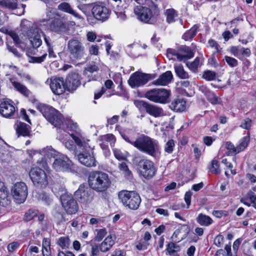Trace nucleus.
<instances>
[{"label":"nucleus","instance_id":"obj_43","mask_svg":"<svg viewBox=\"0 0 256 256\" xmlns=\"http://www.w3.org/2000/svg\"><path fill=\"white\" fill-rule=\"evenodd\" d=\"M38 211L34 209H30L25 214L24 219L26 221L32 220L35 216L38 215Z\"/></svg>","mask_w":256,"mask_h":256},{"label":"nucleus","instance_id":"obj_48","mask_svg":"<svg viewBox=\"0 0 256 256\" xmlns=\"http://www.w3.org/2000/svg\"><path fill=\"white\" fill-rule=\"evenodd\" d=\"M210 170L212 172L216 174H218L220 173V164L217 160H212V166Z\"/></svg>","mask_w":256,"mask_h":256},{"label":"nucleus","instance_id":"obj_11","mask_svg":"<svg viewBox=\"0 0 256 256\" xmlns=\"http://www.w3.org/2000/svg\"><path fill=\"white\" fill-rule=\"evenodd\" d=\"M68 51L71 58L79 60L84 56V47L80 40L74 38L68 42Z\"/></svg>","mask_w":256,"mask_h":256},{"label":"nucleus","instance_id":"obj_60","mask_svg":"<svg viewBox=\"0 0 256 256\" xmlns=\"http://www.w3.org/2000/svg\"><path fill=\"white\" fill-rule=\"evenodd\" d=\"M179 54L178 52H176V50L172 48H168L167 50V57L170 60L173 59V56H176V58H178V55Z\"/></svg>","mask_w":256,"mask_h":256},{"label":"nucleus","instance_id":"obj_17","mask_svg":"<svg viewBox=\"0 0 256 256\" xmlns=\"http://www.w3.org/2000/svg\"><path fill=\"white\" fill-rule=\"evenodd\" d=\"M134 12L138 18L146 23H152V14L151 10L146 7L141 6H137L134 9Z\"/></svg>","mask_w":256,"mask_h":256},{"label":"nucleus","instance_id":"obj_5","mask_svg":"<svg viewBox=\"0 0 256 256\" xmlns=\"http://www.w3.org/2000/svg\"><path fill=\"white\" fill-rule=\"evenodd\" d=\"M38 109L46 118L55 127L60 128L64 122L62 114L54 108L44 104H40Z\"/></svg>","mask_w":256,"mask_h":256},{"label":"nucleus","instance_id":"obj_44","mask_svg":"<svg viewBox=\"0 0 256 256\" xmlns=\"http://www.w3.org/2000/svg\"><path fill=\"white\" fill-rule=\"evenodd\" d=\"M166 250L169 253V254L172 255L174 252L180 251V247L174 242H170L167 245Z\"/></svg>","mask_w":256,"mask_h":256},{"label":"nucleus","instance_id":"obj_41","mask_svg":"<svg viewBox=\"0 0 256 256\" xmlns=\"http://www.w3.org/2000/svg\"><path fill=\"white\" fill-rule=\"evenodd\" d=\"M216 74L214 72L208 70L204 72L202 78L208 81H212L216 79Z\"/></svg>","mask_w":256,"mask_h":256},{"label":"nucleus","instance_id":"obj_59","mask_svg":"<svg viewBox=\"0 0 256 256\" xmlns=\"http://www.w3.org/2000/svg\"><path fill=\"white\" fill-rule=\"evenodd\" d=\"M224 242V238L222 235H218L214 240V244L218 247H220Z\"/></svg>","mask_w":256,"mask_h":256},{"label":"nucleus","instance_id":"obj_57","mask_svg":"<svg viewBox=\"0 0 256 256\" xmlns=\"http://www.w3.org/2000/svg\"><path fill=\"white\" fill-rule=\"evenodd\" d=\"M134 104L139 110L144 108L146 110V108L148 104V102H146L143 100H135L134 101Z\"/></svg>","mask_w":256,"mask_h":256},{"label":"nucleus","instance_id":"obj_58","mask_svg":"<svg viewBox=\"0 0 256 256\" xmlns=\"http://www.w3.org/2000/svg\"><path fill=\"white\" fill-rule=\"evenodd\" d=\"M225 146L227 150H229L232 154H238V152H236L237 150V146L235 147L230 142H226Z\"/></svg>","mask_w":256,"mask_h":256},{"label":"nucleus","instance_id":"obj_62","mask_svg":"<svg viewBox=\"0 0 256 256\" xmlns=\"http://www.w3.org/2000/svg\"><path fill=\"white\" fill-rule=\"evenodd\" d=\"M248 196L250 199L252 204H253V206L256 210V195L252 192L248 194Z\"/></svg>","mask_w":256,"mask_h":256},{"label":"nucleus","instance_id":"obj_4","mask_svg":"<svg viewBox=\"0 0 256 256\" xmlns=\"http://www.w3.org/2000/svg\"><path fill=\"white\" fill-rule=\"evenodd\" d=\"M20 27L22 34L28 37L34 48H38L41 46L42 40L40 34L42 32L36 24L28 20H24L21 22Z\"/></svg>","mask_w":256,"mask_h":256},{"label":"nucleus","instance_id":"obj_36","mask_svg":"<svg viewBox=\"0 0 256 256\" xmlns=\"http://www.w3.org/2000/svg\"><path fill=\"white\" fill-rule=\"evenodd\" d=\"M186 66L192 72H198V68L201 66L200 58L197 57L192 62H187Z\"/></svg>","mask_w":256,"mask_h":256},{"label":"nucleus","instance_id":"obj_25","mask_svg":"<svg viewBox=\"0 0 256 256\" xmlns=\"http://www.w3.org/2000/svg\"><path fill=\"white\" fill-rule=\"evenodd\" d=\"M58 9L60 10L72 15L78 19H83L82 16H80L76 10H74L68 2H63L60 4L58 6Z\"/></svg>","mask_w":256,"mask_h":256},{"label":"nucleus","instance_id":"obj_10","mask_svg":"<svg viewBox=\"0 0 256 256\" xmlns=\"http://www.w3.org/2000/svg\"><path fill=\"white\" fill-rule=\"evenodd\" d=\"M94 196V192L84 184H80L74 192L76 198L82 204H90L93 200Z\"/></svg>","mask_w":256,"mask_h":256},{"label":"nucleus","instance_id":"obj_39","mask_svg":"<svg viewBox=\"0 0 256 256\" xmlns=\"http://www.w3.org/2000/svg\"><path fill=\"white\" fill-rule=\"evenodd\" d=\"M250 138L248 136H246L244 137L241 140L239 144L237 146V150L236 152L239 153L244 150L248 146Z\"/></svg>","mask_w":256,"mask_h":256},{"label":"nucleus","instance_id":"obj_27","mask_svg":"<svg viewBox=\"0 0 256 256\" xmlns=\"http://www.w3.org/2000/svg\"><path fill=\"white\" fill-rule=\"evenodd\" d=\"M170 107L176 112H182L186 108V102L183 98H176L172 101Z\"/></svg>","mask_w":256,"mask_h":256},{"label":"nucleus","instance_id":"obj_63","mask_svg":"<svg viewBox=\"0 0 256 256\" xmlns=\"http://www.w3.org/2000/svg\"><path fill=\"white\" fill-rule=\"evenodd\" d=\"M192 192L190 191L186 192L184 195V200L187 204V208H188L191 202V196Z\"/></svg>","mask_w":256,"mask_h":256},{"label":"nucleus","instance_id":"obj_21","mask_svg":"<svg viewBox=\"0 0 256 256\" xmlns=\"http://www.w3.org/2000/svg\"><path fill=\"white\" fill-rule=\"evenodd\" d=\"M8 190L4 183L0 182V205L6 207L10 204Z\"/></svg>","mask_w":256,"mask_h":256},{"label":"nucleus","instance_id":"obj_18","mask_svg":"<svg viewBox=\"0 0 256 256\" xmlns=\"http://www.w3.org/2000/svg\"><path fill=\"white\" fill-rule=\"evenodd\" d=\"M80 84V76L76 72L69 74L65 81L66 90L70 92H73L76 90Z\"/></svg>","mask_w":256,"mask_h":256},{"label":"nucleus","instance_id":"obj_34","mask_svg":"<svg viewBox=\"0 0 256 256\" xmlns=\"http://www.w3.org/2000/svg\"><path fill=\"white\" fill-rule=\"evenodd\" d=\"M14 88L20 94L26 96H28L30 94V90L23 84L17 82H12Z\"/></svg>","mask_w":256,"mask_h":256},{"label":"nucleus","instance_id":"obj_50","mask_svg":"<svg viewBox=\"0 0 256 256\" xmlns=\"http://www.w3.org/2000/svg\"><path fill=\"white\" fill-rule=\"evenodd\" d=\"M206 96L208 100L212 104H216L218 103V98L214 92L210 91Z\"/></svg>","mask_w":256,"mask_h":256},{"label":"nucleus","instance_id":"obj_61","mask_svg":"<svg viewBox=\"0 0 256 256\" xmlns=\"http://www.w3.org/2000/svg\"><path fill=\"white\" fill-rule=\"evenodd\" d=\"M42 250L50 249V240L48 238H44L42 240Z\"/></svg>","mask_w":256,"mask_h":256},{"label":"nucleus","instance_id":"obj_20","mask_svg":"<svg viewBox=\"0 0 256 256\" xmlns=\"http://www.w3.org/2000/svg\"><path fill=\"white\" fill-rule=\"evenodd\" d=\"M50 30L58 34H62L67 30L65 23L59 18H55L48 23Z\"/></svg>","mask_w":256,"mask_h":256},{"label":"nucleus","instance_id":"obj_52","mask_svg":"<svg viewBox=\"0 0 256 256\" xmlns=\"http://www.w3.org/2000/svg\"><path fill=\"white\" fill-rule=\"evenodd\" d=\"M242 48L240 46H232L230 48V52L234 56L238 57L242 55Z\"/></svg>","mask_w":256,"mask_h":256},{"label":"nucleus","instance_id":"obj_12","mask_svg":"<svg viewBox=\"0 0 256 256\" xmlns=\"http://www.w3.org/2000/svg\"><path fill=\"white\" fill-rule=\"evenodd\" d=\"M138 170L141 175L146 178H151L156 174L154 162L148 159H142L138 162Z\"/></svg>","mask_w":256,"mask_h":256},{"label":"nucleus","instance_id":"obj_26","mask_svg":"<svg viewBox=\"0 0 256 256\" xmlns=\"http://www.w3.org/2000/svg\"><path fill=\"white\" fill-rule=\"evenodd\" d=\"M116 238L110 234L108 236L100 245V250L102 252H106L108 251L114 244Z\"/></svg>","mask_w":256,"mask_h":256},{"label":"nucleus","instance_id":"obj_23","mask_svg":"<svg viewBox=\"0 0 256 256\" xmlns=\"http://www.w3.org/2000/svg\"><path fill=\"white\" fill-rule=\"evenodd\" d=\"M179 54L178 55V60L179 61H186L192 58L194 52L189 48L185 46H181L178 48Z\"/></svg>","mask_w":256,"mask_h":256},{"label":"nucleus","instance_id":"obj_53","mask_svg":"<svg viewBox=\"0 0 256 256\" xmlns=\"http://www.w3.org/2000/svg\"><path fill=\"white\" fill-rule=\"evenodd\" d=\"M252 126V121L249 118H246L242 120L240 127L244 129L250 130Z\"/></svg>","mask_w":256,"mask_h":256},{"label":"nucleus","instance_id":"obj_13","mask_svg":"<svg viewBox=\"0 0 256 256\" xmlns=\"http://www.w3.org/2000/svg\"><path fill=\"white\" fill-rule=\"evenodd\" d=\"M60 200L62 206L68 214H75L78 211V202L72 194H64L60 196Z\"/></svg>","mask_w":256,"mask_h":256},{"label":"nucleus","instance_id":"obj_31","mask_svg":"<svg viewBox=\"0 0 256 256\" xmlns=\"http://www.w3.org/2000/svg\"><path fill=\"white\" fill-rule=\"evenodd\" d=\"M196 222L200 225L208 226L213 222L212 220L208 216L200 214L196 218Z\"/></svg>","mask_w":256,"mask_h":256},{"label":"nucleus","instance_id":"obj_32","mask_svg":"<svg viewBox=\"0 0 256 256\" xmlns=\"http://www.w3.org/2000/svg\"><path fill=\"white\" fill-rule=\"evenodd\" d=\"M42 152L46 156L50 158H53L54 160L61 154L50 146L44 148L42 150Z\"/></svg>","mask_w":256,"mask_h":256},{"label":"nucleus","instance_id":"obj_8","mask_svg":"<svg viewBox=\"0 0 256 256\" xmlns=\"http://www.w3.org/2000/svg\"><path fill=\"white\" fill-rule=\"evenodd\" d=\"M30 176L34 184L37 187L44 188L48 184V180L46 173L40 168H32L30 172Z\"/></svg>","mask_w":256,"mask_h":256},{"label":"nucleus","instance_id":"obj_56","mask_svg":"<svg viewBox=\"0 0 256 256\" xmlns=\"http://www.w3.org/2000/svg\"><path fill=\"white\" fill-rule=\"evenodd\" d=\"M8 35L10 38L13 40L16 44H18L20 43V39L18 35L14 32L10 30L8 32Z\"/></svg>","mask_w":256,"mask_h":256},{"label":"nucleus","instance_id":"obj_9","mask_svg":"<svg viewBox=\"0 0 256 256\" xmlns=\"http://www.w3.org/2000/svg\"><path fill=\"white\" fill-rule=\"evenodd\" d=\"M11 194L16 203H24L26 201L28 194L26 184L24 182L16 183L12 187Z\"/></svg>","mask_w":256,"mask_h":256},{"label":"nucleus","instance_id":"obj_55","mask_svg":"<svg viewBox=\"0 0 256 256\" xmlns=\"http://www.w3.org/2000/svg\"><path fill=\"white\" fill-rule=\"evenodd\" d=\"M224 60L226 62L228 63V64L231 67H235L238 66V60L234 58L228 56H226L224 57Z\"/></svg>","mask_w":256,"mask_h":256},{"label":"nucleus","instance_id":"obj_35","mask_svg":"<svg viewBox=\"0 0 256 256\" xmlns=\"http://www.w3.org/2000/svg\"><path fill=\"white\" fill-rule=\"evenodd\" d=\"M56 244L63 250L68 248L70 244V240L68 236L60 237Z\"/></svg>","mask_w":256,"mask_h":256},{"label":"nucleus","instance_id":"obj_54","mask_svg":"<svg viewBox=\"0 0 256 256\" xmlns=\"http://www.w3.org/2000/svg\"><path fill=\"white\" fill-rule=\"evenodd\" d=\"M120 170L123 172L126 176H129L131 174L127 165L124 162L120 163L118 164Z\"/></svg>","mask_w":256,"mask_h":256},{"label":"nucleus","instance_id":"obj_24","mask_svg":"<svg viewBox=\"0 0 256 256\" xmlns=\"http://www.w3.org/2000/svg\"><path fill=\"white\" fill-rule=\"evenodd\" d=\"M172 78V72L168 70L160 75L158 78L154 82V84L158 86H166L171 82Z\"/></svg>","mask_w":256,"mask_h":256},{"label":"nucleus","instance_id":"obj_47","mask_svg":"<svg viewBox=\"0 0 256 256\" xmlns=\"http://www.w3.org/2000/svg\"><path fill=\"white\" fill-rule=\"evenodd\" d=\"M98 70V68L95 64L90 65L88 66L84 71V74L88 78L90 76L92 73L97 72Z\"/></svg>","mask_w":256,"mask_h":256},{"label":"nucleus","instance_id":"obj_19","mask_svg":"<svg viewBox=\"0 0 256 256\" xmlns=\"http://www.w3.org/2000/svg\"><path fill=\"white\" fill-rule=\"evenodd\" d=\"M50 87L52 92L57 95L62 94L66 90V84L62 78H50Z\"/></svg>","mask_w":256,"mask_h":256},{"label":"nucleus","instance_id":"obj_42","mask_svg":"<svg viewBox=\"0 0 256 256\" xmlns=\"http://www.w3.org/2000/svg\"><path fill=\"white\" fill-rule=\"evenodd\" d=\"M102 140L108 144H110L111 146H114L116 142L114 136L112 134H108L102 136Z\"/></svg>","mask_w":256,"mask_h":256},{"label":"nucleus","instance_id":"obj_46","mask_svg":"<svg viewBox=\"0 0 256 256\" xmlns=\"http://www.w3.org/2000/svg\"><path fill=\"white\" fill-rule=\"evenodd\" d=\"M113 152L115 158L119 160H124L126 158V153L122 152L118 148H114Z\"/></svg>","mask_w":256,"mask_h":256},{"label":"nucleus","instance_id":"obj_51","mask_svg":"<svg viewBox=\"0 0 256 256\" xmlns=\"http://www.w3.org/2000/svg\"><path fill=\"white\" fill-rule=\"evenodd\" d=\"M107 232L105 228H102L96 230V234L95 237L96 240L100 242L102 240L104 236L106 234Z\"/></svg>","mask_w":256,"mask_h":256},{"label":"nucleus","instance_id":"obj_2","mask_svg":"<svg viewBox=\"0 0 256 256\" xmlns=\"http://www.w3.org/2000/svg\"><path fill=\"white\" fill-rule=\"evenodd\" d=\"M70 136L76 145L82 150L78 155L79 162L88 167L96 166V162L94 155L93 148L88 143L89 140H86L78 134L72 133Z\"/></svg>","mask_w":256,"mask_h":256},{"label":"nucleus","instance_id":"obj_30","mask_svg":"<svg viewBox=\"0 0 256 256\" xmlns=\"http://www.w3.org/2000/svg\"><path fill=\"white\" fill-rule=\"evenodd\" d=\"M174 72L176 75L181 79H188L190 76L188 72L184 70V66L181 64L174 65Z\"/></svg>","mask_w":256,"mask_h":256},{"label":"nucleus","instance_id":"obj_37","mask_svg":"<svg viewBox=\"0 0 256 256\" xmlns=\"http://www.w3.org/2000/svg\"><path fill=\"white\" fill-rule=\"evenodd\" d=\"M165 15L166 16V21L170 24L175 21V18L177 16V14L174 9H168L165 12Z\"/></svg>","mask_w":256,"mask_h":256},{"label":"nucleus","instance_id":"obj_15","mask_svg":"<svg viewBox=\"0 0 256 256\" xmlns=\"http://www.w3.org/2000/svg\"><path fill=\"white\" fill-rule=\"evenodd\" d=\"M92 14L98 20L105 22L108 19L111 10L102 4H96L92 8Z\"/></svg>","mask_w":256,"mask_h":256},{"label":"nucleus","instance_id":"obj_6","mask_svg":"<svg viewBox=\"0 0 256 256\" xmlns=\"http://www.w3.org/2000/svg\"><path fill=\"white\" fill-rule=\"evenodd\" d=\"M118 196L123 204L131 210H137L141 202L139 194L133 191L122 190Z\"/></svg>","mask_w":256,"mask_h":256},{"label":"nucleus","instance_id":"obj_64","mask_svg":"<svg viewBox=\"0 0 256 256\" xmlns=\"http://www.w3.org/2000/svg\"><path fill=\"white\" fill-rule=\"evenodd\" d=\"M222 163L224 164L226 167H228V168H230V170L231 173L232 174L234 175L236 174V172L234 170H232V168H233L232 164L230 162H228L227 161L226 158L223 159L222 160Z\"/></svg>","mask_w":256,"mask_h":256},{"label":"nucleus","instance_id":"obj_49","mask_svg":"<svg viewBox=\"0 0 256 256\" xmlns=\"http://www.w3.org/2000/svg\"><path fill=\"white\" fill-rule=\"evenodd\" d=\"M175 144L173 140H169L166 144L164 146V151L168 154H171L174 147Z\"/></svg>","mask_w":256,"mask_h":256},{"label":"nucleus","instance_id":"obj_14","mask_svg":"<svg viewBox=\"0 0 256 256\" xmlns=\"http://www.w3.org/2000/svg\"><path fill=\"white\" fill-rule=\"evenodd\" d=\"M72 165V161L66 156L60 154L52 164L53 168L57 172H70Z\"/></svg>","mask_w":256,"mask_h":256},{"label":"nucleus","instance_id":"obj_40","mask_svg":"<svg viewBox=\"0 0 256 256\" xmlns=\"http://www.w3.org/2000/svg\"><path fill=\"white\" fill-rule=\"evenodd\" d=\"M2 68L6 76H10L13 73L16 72L18 70L16 66L10 64H4Z\"/></svg>","mask_w":256,"mask_h":256},{"label":"nucleus","instance_id":"obj_7","mask_svg":"<svg viewBox=\"0 0 256 256\" xmlns=\"http://www.w3.org/2000/svg\"><path fill=\"white\" fill-rule=\"evenodd\" d=\"M170 92L164 88H154L146 92V97L150 100L161 104L168 102Z\"/></svg>","mask_w":256,"mask_h":256},{"label":"nucleus","instance_id":"obj_45","mask_svg":"<svg viewBox=\"0 0 256 256\" xmlns=\"http://www.w3.org/2000/svg\"><path fill=\"white\" fill-rule=\"evenodd\" d=\"M47 56V54H44L40 56H30L28 58V62L30 63L40 64L43 62Z\"/></svg>","mask_w":256,"mask_h":256},{"label":"nucleus","instance_id":"obj_28","mask_svg":"<svg viewBox=\"0 0 256 256\" xmlns=\"http://www.w3.org/2000/svg\"><path fill=\"white\" fill-rule=\"evenodd\" d=\"M146 111L149 114L155 118L160 117L164 115V110L161 108L150 104H148Z\"/></svg>","mask_w":256,"mask_h":256},{"label":"nucleus","instance_id":"obj_16","mask_svg":"<svg viewBox=\"0 0 256 256\" xmlns=\"http://www.w3.org/2000/svg\"><path fill=\"white\" fill-rule=\"evenodd\" d=\"M148 78L149 77L148 74L136 72L132 74L128 82L132 88H136L146 84L148 80Z\"/></svg>","mask_w":256,"mask_h":256},{"label":"nucleus","instance_id":"obj_29","mask_svg":"<svg viewBox=\"0 0 256 256\" xmlns=\"http://www.w3.org/2000/svg\"><path fill=\"white\" fill-rule=\"evenodd\" d=\"M16 131L18 136H29L30 134V126L25 123L18 122L17 124Z\"/></svg>","mask_w":256,"mask_h":256},{"label":"nucleus","instance_id":"obj_38","mask_svg":"<svg viewBox=\"0 0 256 256\" xmlns=\"http://www.w3.org/2000/svg\"><path fill=\"white\" fill-rule=\"evenodd\" d=\"M0 5L14 10L17 8L16 0H0Z\"/></svg>","mask_w":256,"mask_h":256},{"label":"nucleus","instance_id":"obj_33","mask_svg":"<svg viewBox=\"0 0 256 256\" xmlns=\"http://www.w3.org/2000/svg\"><path fill=\"white\" fill-rule=\"evenodd\" d=\"M199 26L198 24L194 25L190 30L186 31L182 36V38L185 40H190L195 36Z\"/></svg>","mask_w":256,"mask_h":256},{"label":"nucleus","instance_id":"obj_3","mask_svg":"<svg viewBox=\"0 0 256 256\" xmlns=\"http://www.w3.org/2000/svg\"><path fill=\"white\" fill-rule=\"evenodd\" d=\"M90 188L98 192H105L111 185L108 175L103 172L94 171L91 172L88 178Z\"/></svg>","mask_w":256,"mask_h":256},{"label":"nucleus","instance_id":"obj_1","mask_svg":"<svg viewBox=\"0 0 256 256\" xmlns=\"http://www.w3.org/2000/svg\"><path fill=\"white\" fill-rule=\"evenodd\" d=\"M122 138L127 142L132 144L140 152L148 154L154 158L160 155V148L157 140L150 137L141 134L135 140H132L126 136L121 134Z\"/></svg>","mask_w":256,"mask_h":256},{"label":"nucleus","instance_id":"obj_22","mask_svg":"<svg viewBox=\"0 0 256 256\" xmlns=\"http://www.w3.org/2000/svg\"><path fill=\"white\" fill-rule=\"evenodd\" d=\"M15 110L14 106L8 102H2L0 105V113L4 117H11Z\"/></svg>","mask_w":256,"mask_h":256}]
</instances>
